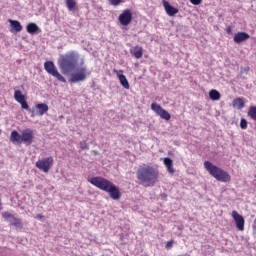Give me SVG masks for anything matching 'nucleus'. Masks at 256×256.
<instances>
[{"mask_svg":"<svg viewBox=\"0 0 256 256\" xmlns=\"http://www.w3.org/2000/svg\"><path fill=\"white\" fill-rule=\"evenodd\" d=\"M88 181L91 185H94V187L109 193L111 199H114V201H119V199H121V191H119V187L113 184V182L99 176L93 177Z\"/></svg>","mask_w":256,"mask_h":256,"instance_id":"2","label":"nucleus"},{"mask_svg":"<svg viewBox=\"0 0 256 256\" xmlns=\"http://www.w3.org/2000/svg\"><path fill=\"white\" fill-rule=\"evenodd\" d=\"M164 165L167 168L168 173H170V175H173L175 173V168H173V159L166 157L164 158Z\"/></svg>","mask_w":256,"mask_h":256,"instance_id":"17","label":"nucleus"},{"mask_svg":"<svg viewBox=\"0 0 256 256\" xmlns=\"http://www.w3.org/2000/svg\"><path fill=\"white\" fill-rule=\"evenodd\" d=\"M162 4H163V7H164L167 15H169V17H173V16L177 15V13H179V9L171 6V4L168 1L163 0Z\"/></svg>","mask_w":256,"mask_h":256,"instance_id":"13","label":"nucleus"},{"mask_svg":"<svg viewBox=\"0 0 256 256\" xmlns=\"http://www.w3.org/2000/svg\"><path fill=\"white\" fill-rule=\"evenodd\" d=\"M118 19L121 25L127 27V25H129L131 21H133V13H131V10L126 9L123 11V13L119 15Z\"/></svg>","mask_w":256,"mask_h":256,"instance_id":"10","label":"nucleus"},{"mask_svg":"<svg viewBox=\"0 0 256 256\" xmlns=\"http://www.w3.org/2000/svg\"><path fill=\"white\" fill-rule=\"evenodd\" d=\"M110 5L117 6L121 3V0H108Z\"/></svg>","mask_w":256,"mask_h":256,"instance_id":"30","label":"nucleus"},{"mask_svg":"<svg viewBox=\"0 0 256 256\" xmlns=\"http://www.w3.org/2000/svg\"><path fill=\"white\" fill-rule=\"evenodd\" d=\"M26 31L27 33H30V35H35V33H37L39 31V33H41V29H39V26H37V24L35 23H29L26 26Z\"/></svg>","mask_w":256,"mask_h":256,"instance_id":"18","label":"nucleus"},{"mask_svg":"<svg viewBox=\"0 0 256 256\" xmlns=\"http://www.w3.org/2000/svg\"><path fill=\"white\" fill-rule=\"evenodd\" d=\"M131 53L136 59H141V57H143V47L136 46L133 50H131Z\"/></svg>","mask_w":256,"mask_h":256,"instance_id":"19","label":"nucleus"},{"mask_svg":"<svg viewBox=\"0 0 256 256\" xmlns=\"http://www.w3.org/2000/svg\"><path fill=\"white\" fill-rule=\"evenodd\" d=\"M204 167L217 181L221 183H229L231 181V175L227 171L213 165L210 161H205Z\"/></svg>","mask_w":256,"mask_h":256,"instance_id":"4","label":"nucleus"},{"mask_svg":"<svg viewBox=\"0 0 256 256\" xmlns=\"http://www.w3.org/2000/svg\"><path fill=\"white\" fill-rule=\"evenodd\" d=\"M44 69L49 75H52V77H55L58 81H61L62 83L67 82L65 77L59 73V70H57V67H55L53 61H46L44 63Z\"/></svg>","mask_w":256,"mask_h":256,"instance_id":"5","label":"nucleus"},{"mask_svg":"<svg viewBox=\"0 0 256 256\" xmlns=\"http://www.w3.org/2000/svg\"><path fill=\"white\" fill-rule=\"evenodd\" d=\"M80 149H82L83 151H85V149H89V145L87 144L86 141H82L80 142Z\"/></svg>","mask_w":256,"mask_h":256,"instance_id":"29","label":"nucleus"},{"mask_svg":"<svg viewBox=\"0 0 256 256\" xmlns=\"http://www.w3.org/2000/svg\"><path fill=\"white\" fill-rule=\"evenodd\" d=\"M28 111H29L30 113H32V114H31V117H35V110L29 109Z\"/></svg>","mask_w":256,"mask_h":256,"instance_id":"33","label":"nucleus"},{"mask_svg":"<svg viewBox=\"0 0 256 256\" xmlns=\"http://www.w3.org/2000/svg\"><path fill=\"white\" fill-rule=\"evenodd\" d=\"M248 117H251L253 121H256V106H252L249 108Z\"/></svg>","mask_w":256,"mask_h":256,"instance_id":"26","label":"nucleus"},{"mask_svg":"<svg viewBox=\"0 0 256 256\" xmlns=\"http://www.w3.org/2000/svg\"><path fill=\"white\" fill-rule=\"evenodd\" d=\"M118 78L120 81V85H122V87H124V89H129V81L127 80V77H125V75L123 74H118Z\"/></svg>","mask_w":256,"mask_h":256,"instance_id":"21","label":"nucleus"},{"mask_svg":"<svg viewBox=\"0 0 256 256\" xmlns=\"http://www.w3.org/2000/svg\"><path fill=\"white\" fill-rule=\"evenodd\" d=\"M209 98L211 101H219V99H221V93L215 89H212L209 92Z\"/></svg>","mask_w":256,"mask_h":256,"instance_id":"20","label":"nucleus"},{"mask_svg":"<svg viewBox=\"0 0 256 256\" xmlns=\"http://www.w3.org/2000/svg\"><path fill=\"white\" fill-rule=\"evenodd\" d=\"M249 71H251V68L249 66H247L241 70V75H243V73H245L247 75V73H249Z\"/></svg>","mask_w":256,"mask_h":256,"instance_id":"31","label":"nucleus"},{"mask_svg":"<svg viewBox=\"0 0 256 256\" xmlns=\"http://www.w3.org/2000/svg\"><path fill=\"white\" fill-rule=\"evenodd\" d=\"M11 26V33H19L23 31V26L21 25L20 21L17 20H8Z\"/></svg>","mask_w":256,"mask_h":256,"instance_id":"14","label":"nucleus"},{"mask_svg":"<svg viewBox=\"0 0 256 256\" xmlns=\"http://www.w3.org/2000/svg\"><path fill=\"white\" fill-rule=\"evenodd\" d=\"M21 143L25 145H31L33 143V130H24L21 134Z\"/></svg>","mask_w":256,"mask_h":256,"instance_id":"12","label":"nucleus"},{"mask_svg":"<svg viewBox=\"0 0 256 256\" xmlns=\"http://www.w3.org/2000/svg\"><path fill=\"white\" fill-rule=\"evenodd\" d=\"M3 217L8 221V223H10V225L16 227V229H23V222L21 221V218H17L9 212H4Z\"/></svg>","mask_w":256,"mask_h":256,"instance_id":"9","label":"nucleus"},{"mask_svg":"<svg viewBox=\"0 0 256 256\" xmlns=\"http://www.w3.org/2000/svg\"><path fill=\"white\" fill-rule=\"evenodd\" d=\"M249 35L246 32H238L234 35L235 43H243L249 39Z\"/></svg>","mask_w":256,"mask_h":256,"instance_id":"15","label":"nucleus"},{"mask_svg":"<svg viewBox=\"0 0 256 256\" xmlns=\"http://www.w3.org/2000/svg\"><path fill=\"white\" fill-rule=\"evenodd\" d=\"M49 111V106L46 103H40L36 105V115L42 117L44 113Z\"/></svg>","mask_w":256,"mask_h":256,"instance_id":"16","label":"nucleus"},{"mask_svg":"<svg viewBox=\"0 0 256 256\" xmlns=\"http://www.w3.org/2000/svg\"><path fill=\"white\" fill-rule=\"evenodd\" d=\"M36 218H37V219H43V215L38 214V215L36 216Z\"/></svg>","mask_w":256,"mask_h":256,"instance_id":"35","label":"nucleus"},{"mask_svg":"<svg viewBox=\"0 0 256 256\" xmlns=\"http://www.w3.org/2000/svg\"><path fill=\"white\" fill-rule=\"evenodd\" d=\"M203 0H190V3H192V5H201V2Z\"/></svg>","mask_w":256,"mask_h":256,"instance_id":"32","label":"nucleus"},{"mask_svg":"<svg viewBox=\"0 0 256 256\" xmlns=\"http://www.w3.org/2000/svg\"><path fill=\"white\" fill-rule=\"evenodd\" d=\"M137 179L143 187H153L159 181V170L150 165L140 166L137 170Z\"/></svg>","mask_w":256,"mask_h":256,"instance_id":"1","label":"nucleus"},{"mask_svg":"<svg viewBox=\"0 0 256 256\" xmlns=\"http://www.w3.org/2000/svg\"><path fill=\"white\" fill-rule=\"evenodd\" d=\"M76 6L77 2H75V0H66V7L69 9V11H73Z\"/></svg>","mask_w":256,"mask_h":256,"instance_id":"25","label":"nucleus"},{"mask_svg":"<svg viewBox=\"0 0 256 256\" xmlns=\"http://www.w3.org/2000/svg\"><path fill=\"white\" fill-rule=\"evenodd\" d=\"M77 63H79V53L75 51H70L66 54H63L58 59V65L61 73L63 75H69L77 69Z\"/></svg>","mask_w":256,"mask_h":256,"instance_id":"3","label":"nucleus"},{"mask_svg":"<svg viewBox=\"0 0 256 256\" xmlns=\"http://www.w3.org/2000/svg\"><path fill=\"white\" fill-rule=\"evenodd\" d=\"M227 33H231V28H228V29H227Z\"/></svg>","mask_w":256,"mask_h":256,"instance_id":"37","label":"nucleus"},{"mask_svg":"<svg viewBox=\"0 0 256 256\" xmlns=\"http://www.w3.org/2000/svg\"><path fill=\"white\" fill-rule=\"evenodd\" d=\"M20 105L22 109H26L27 111H29V104L27 103V100H23L22 102H20Z\"/></svg>","mask_w":256,"mask_h":256,"instance_id":"27","label":"nucleus"},{"mask_svg":"<svg viewBox=\"0 0 256 256\" xmlns=\"http://www.w3.org/2000/svg\"><path fill=\"white\" fill-rule=\"evenodd\" d=\"M232 217L238 231H245V218L238 214L237 211H232Z\"/></svg>","mask_w":256,"mask_h":256,"instance_id":"11","label":"nucleus"},{"mask_svg":"<svg viewBox=\"0 0 256 256\" xmlns=\"http://www.w3.org/2000/svg\"><path fill=\"white\" fill-rule=\"evenodd\" d=\"M11 141L12 143H21V136L19 135V132L12 131L11 133Z\"/></svg>","mask_w":256,"mask_h":256,"instance_id":"24","label":"nucleus"},{"mask_svg":"<svg viewBox=\"0 0 256 256\" xmlns=\"http://www.w3.org/2000/svg\"><path fill=\"white\" fill-rule=\"evenodd\" d=\"M161 199H167V194H161Z\"/></svg>","mask_w":256,"mask_h":256,"instance_id":"34","label":"nucleus"},{"mask_svg":"<svg viewBox=\"0 0 256 256\" xmlns=\"http://www.w3.org/2000/svg\"><path fill=\"white\" fill-rule=\"evenodd\" d=\"M151 109L152 111H155L156 115H158L161 119H164L165 121H169L171 119V114H169L167 110L163 109L161 105L152 103Z\"/></svg>","mask_w":256,"mask_h":256,"instance_id":"8","label":"nucleus"},{"mask_svg":"<svg viewBox=\"0 0 256 256\" xmlns=\"http://www.w3.org/2000/svg\"><path fill=\"white\" fill-rule=\"evenodd\" d=\"M14 99L17 101V103H23L25 101V95H23V92L21 90H16L14 92Z\"/></svg>","mask_w":256,"mask_h":256,"instance_id":"22","label":"nucleus"},{"mask_svg":"<svg viewBox=\"0 0 256 256\" xmlns=\"http://www.w3.org/2000/svg\"><path fill=\"white\" fill-rule=\"evenodd\" d=\"M233 107H237L238 109H243V107H245V102L241 98H236L233 100Z\"/></svg>","mask_w":256,"mask_h":256,"instance_id":"23","label":"nucleus"},{"mask_svg":"<svg viewBox=\"0 0 256 256\" xmlns=\"http://www.w3.org/2000/svg\"><path fill=\"white\" fill-rule=\"evenodd\" d=\"M242 79H245V76H242Z\"/></svg>","mask_w":256,"mask_h":256,"instance_id":"38","label":"nucleus"},{"mask_svg":"<svg viewBox=\"0 0 256 256\" xmlns=\"http://www.w3.org/2000/svg\"><path fill=\"white\" fill-rule=\"evenodd\" d=\"M240 127H241V129H247V120L245 118L241 119Z\"/></svg>","mask_w":256,"mask_h":256,"instance_id":"28","label":"nucleus"},{"mask_svg":"<svg viewBox=\"0 0 256 256\" xmlns=\"http://www.w3.org/2000/svg\"><path fill=\"white\" fill-rule=\"evenodd\" d=\"M36 167L44 173H49V169L53 167V157L44 158L36 162Z\"/></svg>","mask_w":256,"mask_h":256,"instance_id":"7","label":"nucleus"},{"mask_svg":"<svg viewBox=\"0 0 256 256\" xmlns=\"http://www.w3.org/2000/svg\"><path fill=\"white\" fill-rule=\"evenodd\" d=\"M92 153H94V155H98V152L93 150Z\"/></svg>","mask_w":256,"mask_h":256,"instance_id":"36","label":"nucleus"},{"mask_svg":"<svg viewBox=\"0 0 256 256\" xmlns=\"http://www.w3.org/2000/svg\"><path fill=\"white\" fill-rule=\"evenodd\" d=\"M85 79H87V68L82 67L76 73L70 75L69 81L71 83H79L85 81Z\"/></svg>","mask_w":256,"mask_h":256,"instance_id":"6","label":"nucleus"}]
</instances>
